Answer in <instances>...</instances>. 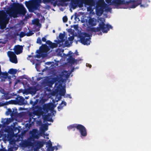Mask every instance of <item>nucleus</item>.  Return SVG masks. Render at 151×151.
<instances>
[{
  "instance_id": "1",
  "label": "nucleus",
  "mask_w": 151,
  "mask_h": 151,
  "mask_svg": "<svg viewBox=\"0 0 151 151\" xmlns=\"http://www.w3.org/2000/svg\"><path fill=\"white\" fill-rule=\"evenodd\" d=\"M66 93V90L63 88L61 84H59L57 86L56 88L52 91L50 94H48V100L51 97L53 98L56 102L60 100L61 98V96H64Z\"/></svg>"
},
{
  "instance_id": "2",
  "label": "nucleus",
  "mask_w": 151,
  "mask_h": 151,
  "mask_svg": "<svg viewBox=\"0 0 151 151\" xmlns=\"http://www.w3.org/2000/svg\"><path fill=\"white\" fill-rule=\"evenodd\" d=\"M89 5L91 6H94L95 2L93 0H71L70 2L71 7L75 9L78 6L81 7L83 6V4Z\"/></svg>"
},
{
  "instance_id": "3",
  "label": "nucleus",
  "mask_w": 151,
  "mask_h": 151,
  "mask_svg": "<svg viewBox=\"0 0 151 151\" xmlns=\"http://www.w3.org/2000/svg\"><path fill=\"white\" fill-rule=\"evenodd\" d=\"M14 7L15 9L11 12L10 14L14 18L17 17L18 14L24 16L27 12L26 9L22 4H15Z\"/></svg>"
},
{
  "instance_id": "4",
  "label": "nucleus",
  "mask_w": 151,
  "mask_h": 151,
  "mask_svg": "<svg viewBox=\"0 0 151 151\" xmlns=\"http://www.w3.org/2000/svg\"><path fill=\"white\" fill-rule=\"evenodd\" d=\"M42 0H32L28 1H26L25 4L26 6L30 12H32L37 9L38 7L37 2L41 3ZM45 3H47V0H43Z\"/></svg>"
},
{
  "instance_id": "5",
  "label": "nucleus",
  "mask_w": 151,
  "mask_h": 151,
  "mask_svg": "<svg viewBox=\"0 0 151 151\" xmlns=\"http://www.w3.org/2000/svg\"><path fill=\"white\" fill-rule=\"evenodd\" d=\"M112 27L109 24H106L104 22H101L99 24V26L96 28L92 27L90 30L93 32H98L101 30L104 33H106L110 29H112Z\"/></svg>"
},
{
  "instance_id": "6",
  "label": "nucleus",
  "mask_w": 151,
  "mask_h": 151,
  "mask_svg": "<svg viewBox=\"0 0 151 151\" xmlns=\"http://www.w3.org/2000/svg\"><path fill=\"white\" fill-rule=\"evenodd\" d=\"M36 52L37 54L36 55L35 57L40 58L47 56V44H42L39 49L37 50Z\"/></svg>"
},
{
  "instance_id": "7",
  "label": "nucleus",
  "mask_w": 151,
  "mask_h": 151,
  "mask_svg": "<svg viewBox=\"0 0 151 151\" xmlns=\"http://www.w3.org/2000/svg\"><path fill=\"white\" fill-rule=\"evenodd\" d=\"M50 102L48 103V122H53L52 118L55 116L56 111L53 109V103L50 100Z\"/></svg>"
},
{
  "instance_id": "8",
  "label": "nucleus",
  "mask_w": 151,
  "mask_h": 151,
  "mask_svg": "<svg viewBox=\"0 0 151 151\" xmlns=\"http://www.w3.org/2000/svg\"><path fill=\"white\" fill-rule=\"evenodd\" d=\"M142 0H129V1H125V5H129L131 8H134L137 6L140 5L141 7L145 8L147 6V5L141 4Z\"/></svg>"
},
{
  "instance_id": "9",
  "label": "nucleus",
  "mask_w": 151,
  "mask_h": 151,
  "mask_svg": "<svg viewBox=\"0 0 151 151\" xmlns=\"http://www.w3.org/2000/svg\"><path fill=\"white\" fill-rule=\"evenodd\" d=\"M80 42L84 45H89L90 41V35L87 33L84 32L79 36Z\"/></svg>"
},
{
  "instance_id": "10",
  "label": "nucleus",
  "mask_w": 151,
  "mask_h": 151,
  "mask_svg": "<svg viewBox=\"0 0 151 151\" xmlns=\"http://www.w3.org/2000/svg\"><path fill=\"white\" fill-rule=\"evenodd\" d=\"M25 99L22 96H17L15 98V100H11L9 101V104H14L15 105L18 104L19 105H22L25 104L24 101Z\"/></svg>"
},
{
  "instance_id": "11",
  "label": "nucleus",
  "mask_w": 151,
  "mask_h": 151,
  "mask_svg": "<svg viewBox=\"0 0 151 151\" xmlns=\"http://www.w3.org/2000/svg\"><path fill=\"white\" fill-rule=\"evenodd\" d=\"M29 133L31 135L29 138L33 142L35 141V139L39 138L40 133L37 129H33L32 131H30Z\"/></svg>"
},
{
  "instance_id": "12",
  "label": "nucleus",
  "mask_w": 151,
  "mask_h": 151,
  "mask_svg": "<svg viewBox=\"0 0 151 151\" xmlns=\"http://www.w3.org/2000/svg\"><path fill=\"white\" fill-rule=\"evenodd\" d=\"M77 129L81 134V136L86 137L87 135L86 129L84 126L81 124H78Z\"/></svg>"
},
{
  "instance_id": "13",
  "label": "nucleus",
  "mask_w": 151,
  "mask_h": 151,
  "mask_svg": "<svg viewBox=\"0 0 151 151\" xmlns=\"http://www.w3.org/2000/svg\"><path fill=\"white\" fill-rule=\"evenodd\" d=\"M7 54L11 62L15 64L17 63V56L13 52L9 51L7 52Z\"/></svg>"
},
{
  "instance_id": "14",
  "label": "nucleus",
  "mask_w": 151,
  "mask_h": 151,
  "mask_svg": "<svg viewBox=\"0 0 151 151\" xmlns=\"http://www.w3.org/2000/svg\"><path fill=\"white\" fill-rule=\"evenodd\" d=\"M41 86L43 87H45V95H47L46 93V91H47V76H46L44 77V78L41 81Z\"/></svg>"
},
{
  "instance_id": "15",
  "label": "nucleus",
  "mask_w": 151,
  "mask_h": 151,
  "mask_svg": "<svg viewBox=\"0 0 151 151\" xmlns=\"http://www.w3.org/2000/svg\"><path fill=\"white\" fill-rule=\"evenodd\" d=\"M64 33H65V32H64ZM65 36V35L64 34H63L61 33H60L59 36V37L60 40H55L54 41L58 43H60L62 44V45L63 44V42L65 41V39H64Z\"/></svg>"
},
{
  "instance_id": "16",
  "label": "nucleus",
  "mask_w": 151,
  "mask_h": 151,
  "mask_svg": "<svg viewBox=\"0 0 151 151\" xmlns=\"http://www.w3.org/2000/svg\"><path fill=\"white\" fill-rule=\"evenodd\" d=\"M29 138L28 139L27 141H25L22 143V146L24 147H26L27 146H32L34 145V143Z\"/></svg>"
},
{
  "instance_id": "17",
  "label": "nucleus",
  "mask_w": 151,
  "mask_h": 151,
  "mask_svg": "<svg viewBox=\"0 0 151 151\" xmlns=\"http://www.w3.org/2000/svg\"><path fill=\"white\" fill-rule=\"evenodd\" d=\"M7 15L5 12L4 10H0V21H4L6 19Z\"/></svg>"
},
{
  "instance_id": "18",
  "label": "nucleus",
  "mask_w": 151,
  "mask_h": 151,
  "mask_svg": "<svg viewBox=\"0 0 151 151\" xmlns=\"http://www.w3.org/2000/svg\"><path fill=\"white\" fill-rule=\"evenodd\" d=\"M23 46L22 45H17L16 46L14 50V52L17 55H18L22 52Z\"/></svg>"
},
{
  "instance_id": "19",
  "label": "nucleus",
  "mask_w": 151,
  "mask_h": 151,
  "mask_svg": "<svg viewBox=\"0 0 151 151\" xmlns=\"http://www.w3.org/2000/svg\"><path fill=\"white\" fill-rule=\"evenodd\" d=\"M40 133L44 134L47 130V123L42 124L40 128Z\"/></svg>"
},
{
  "instance_id": "20",
  "label": "nucleus",
  "mask_w": 151,
  "mask_h": 151,
  "mask_svg": "<svg viewBox=\"0 0 151 151\" xmlns=\"http://www.w3.org/2000/svg\"><path fill=\"white\" fill-rule=\"evenodd\" d=\"M58 44H59V46L60 47L62 45V44L60 43H58L57 42L56 43H52L50 40H48V45L52 48L57 47L58 46Z\"/></svg>"
},
{
  "instance_id": "21",
  "label": "nucleus",
  "mask_w": 151,
  "mask_h": 151,
  "mask_svg": "<svg viewBox=\"0 0 151 151\" xmlns=\"http://www.w3.org/2000/svg\"><path fill=\"white\" fill-rule=\"evenodd\" d=\"M52 143L50 139L48 140V151H54V147L52 146Z\"/></svg>"
},
{
  "instance_id": "22",
  "label": "nucleus",
  "mask_w": 151,
  "mask_h": 151,
  "mask_svg": "<svg viewBox=\"0 0 151 151\" xmlns=\"http://www.w3.org/2000/svg\"><path fill=\"white\" fill-rule=\"evenodd\" d=\"M4 92L2 93L4 94L3 98L4 99L7 100L11 98V95L9 94V92H5L3 90Z\"/></svg>"
},
{
  "instance_id": "23",
  "label": "nucleus",
  "mask_w": 151,
  "mask_h": 151,
  "mask_svg": "<svg viewBox=\"0 0 151 151\" xmlns=\"http://www.w3.org/2000/svg\"><path fill=\"white\" fill-rule=\"evenodd\" d=\"M28 91L31 94H35L36 93L37 90L35 87H31L28 89Z\"/></svg>"
},
{
  "instance_id": "24",
  "label": "nucleus",
  "mask_w": 151,
  "mask_h": 151,
  "mask_svg": "<svg viewBox=\"0 0 151 151\" xmlns=\"http://www.w3.org/2000/svg\"><path fill=\"white\" fill-rule=\"evenodd\" d=\"M88 24L91 26H94L96 25L93 18H90L88 20Z\"/></svg>"
},
{
  "instance_id": "25",
  "label": "nucleus",
  "mask_w": 151,
  "mask_h": 151,
  "mask_svg": "<svg viewBox=\"0 0 151 151\" xmlns=\"http://www.w3.org/2000/svg\"><path fill=\"white\" fill-rule=\"evenodd\" d=\"M8 74L6 72H1L0 74V78H3L4 79H6L8 77Z\"/></svg>"
},
{
  "instance_id": "26",
  "label": "nucleus",
  "mask_w": 151,
  "mask_h": 151,
  "mask_svg": "<svg viewBox=\"0 0 151 151\" xmlns=\"http://www.w3.org/2000/svg\"><path fill=\"white\" fill-rule=\"evenodd\" d=\"M66 105V103L65 101H62L61 103L59 104V106L58 107V111H60L62 109L63 107Z\"/></svg>"
},
{
  "instance_id": "27",
  "label": "nucleus",
  "mask_w": 151,
  "mask_h": 151,
  "mask_svg": "<svg viewBox=\"0 0 151 151\" xmlns=\"http://www.w3.org/2000/svg\"><path fill=\"white\" fill-rule=\"evenodd\" d=\"M13 111H12V113L11 114V117H15L18 114L17 109L16 108L13 109Z\"/></svg>"
},
{
  "instance_id": "28",
  "label": "nucleus",
  "mask_w": 151,
  "mask_h": 151,
  "mask_svg": "<svg viewBox=\"0 0 151 151\" xmlns=\"http://www.w3.org/2000/svg\"><path fill=\"white\" fill-rule=\"evenodd\" d=\"M48 65H51V68H53L57 66L58 65V64L57 63L54 62H48Z\"/></svg>"
},
{
  "instance_id": "29",
  "label": "nucleus",
  "mask_w": 151,
  "mask_h": 151,
  "mask_svg": "<svg viewBox=\"0 0 151 151\" xmlns=\"http://www.w3.org/2000/svg\"><path fill=\"white\" fill-rule=\"evenodd\" d=\"M17 72L16 69L13 68H11L9 69L8 72V73L12 75H14L16 74Z\"/></svg>"
},
{
  "instance_id": "30",
  "label": "nucleus",
  "mask_w": 151,
  "mask_h": 151,
  "mask_svg": "<svg viewBox=\"0 0 151 151\" xmlns=\"http://www.w3.org/2000/svg\"><path fill=\"white\" fill-rule=\"evenodd\" d=\"M39 109L40 110L43 109L46 113L47 112V104H44L43 106L42 107H39Z\"/></svg>"
},
{
  "instance_id": "31",
  "label": "nucleus",
  "mask_w": 151,
  "mask_h": 151,
  "mask_svg": "<svg viewBox=\"0 0 151 151\" xmlns=\"http://www.w3.org/2000/svg\"><path fill=\"white\" fill-rule=\"evenodd\" d=\"M68 60V62L71 64H74L75 63V58H73L72 55H70Z\"/></svg>"
},
{
  "instance_id": "32",
  "label": "nucleus",
  "mask_w": 151,
  "mask_h": 151,
  "mask_svg": "<svg viewBox=\"0 0 151 151\" xmlns=\"http://www.w3.org/2000/svg\"><path fill=\"white\" fill-rule=\"evenodd\" d=\"M78 125V124H71L68 126L67 128L69 130L72 129L73 128H76L77 129V126Z\"/></svg>"
},
{
  "instance_id": "33",
  "label": "nucleus",
  "mask_w": 151,
  "mask_h": 151,
  "mask_svg": "<svg viewBox=\"0 0 151 151\" xmlns=\"http://www.w3.org/2000/svg\"><path fill=\"white\" fill-rule=\"evenodd\" d=\"M48 78V87H51L54 83L55 81L53 80L49 81Z\"/></svg>"
},
{
  "instance_id": "34",
  "label": "nucleus",
  "mask_w": 151,
  "mask_h": 151,
  "mask_svg": "<svg viewBox=\"0 0 151 151\" xmlns=\"http://www.w3.org/2000/svg\"><path fill=\"white\" fill-rule=\"evenodd\" d=\"M43 143L40 141H37V142L36 143L35 145V146H37L40 148L42 147L43 146Z\"/></svg>"
},
{
  "instance_id": "35",
  "label": "nucleus",
  "mask_w": 151,
  "mask_h": 151,
  "mask_svg": "<svg viewBox=\"0 0 151 151\" xmlns=\"http://www.w3.org/2000/svg\"><path fill=\"white\" fill-rule=\"evenodd\" d=\"M62 76L63 77L68 78L69 76V75L68 74V72L66 70H64L62 72Z\"/></svg>"
},
{
  "instance_id": "36",
  "label": "nucleus",
  "mask_w": 151,
  "mask_h": 151,
  "mask_svg": "<svg viewBox=\"0 0 151 151\" xmlns=\"http://www.w3.org/2000/svg\"><path fill=\"white\" fill-rule=\"evenodd\" d=\"M112 2L113 4L115 5H120V0H113Z\"/></svg>"
},
{
  "instance_id": "37",
  "label": "nucleus",
  "mask_w": 151,
  "mask_h": 151,
  "mask_svg": "<svg viewBox=\"0 0 151 151\" xmlns=\"http://www.w3.org/2000/svg\"><path fill=\"white\" fill-rule=\"evenodd\" d=\"M34 57L33 56L31 55H29L27 58L28 60H29L31 62L34 63Z\"/></svg>"
},
{
  "instance_id": "38",
  "label": "nucleus",
  "mask_w": 151,
  "mask_h": 151,
  "mask_svg": "<svg viewBox=\"0 0 151 151\" xmlns=\"http://www.w3.org/2000/svg\"><path fill=\"white\" fill-rule=\"evenodd\" d=\"M32 23L34 24L38 25L40 24L39 20L38 19H35L32 22Z\"/></svg>"
},
{
  "instance_id": "39",
  "label": "nucleus",
  "mask_w": 151,
  "mask_h": 151,
  "mask_svg": "<svg viewBox=\"0 0 151 151\" xmlns=\"http://www.w3.org/2000/svg\"><path fill=\"white\" fill-rule=\"evenodd\" d=\"M39 100L36 99L34 102L32 101H30V103L32 104L33 106H35L37 104Z\"/></svg>"
},
{
  "instance_id": "40",
  "label": "nucleus",
  "mask_w": 151,
  "mask_h": 151,
  "mask_svg": "<svg viewBox=\"0 0 151 151\" xmlns=\"http://www.w3.org/2000/svg\"><path fill=\"white\" fill-rule=\"evenodd\" d=\"M51 100L52 102L53 103V109H54L55 108L56 106V105L55 104L56 100L53 97H51Z\"/></svg>"
},
{
  "instance_id": "41",
  "label": "nucleus",
  "mask_w": 151,
  "mask_h": 151,
  "mask_svg": "<svg viewBox=\"0 0 151 151\" xmlns=\"http://www.w3.org/2000/svg\"><path fill=\"white\" fill-rule=\"evenodd\" d=\"M12 113V111L10 109H8L7 111L6 112V114L8 115L9 114L11 115V114Z\"/></svg>"
},
{
  "instance_id": "42",
  "label": "nucleus",
  "mask_w": 151,
  "mask_h": 151,
  "mask_svg": "<svg viewBox=\"0 0 151 151\" xmlns=\"http://www.w3.org/2000/svg\"><path fill=\"white\" fill-rule=\"evenodd\" d=\"M26 34L24 32H20V34L19 36L21 38H22L23 37L26 35Z\"/></svg>"
},
{
  "instance_id": "43",
  "label": "nucleus",
  "mask_w": 151,
  "mask_h": 151,
  "mask_svg": "<svg viewBox=\"0 0 151 151\" xmlns=\"http://www.w3.org/2000/svg\"><path fill=\"white\" fill-rule=\"evenodd\" d=\"M37 43L39 44L40 45L42 44V40L40 37H39L37 38Z\"/></svg>"
},
{
  "instance_id": "44",
  "label": "nucleus",
  "mask_w": 151,
  "mask_h": 151,
  "mask_svg": "<svg viewBox=\"0 0 151 151\" xmlns=\"http://www.w3.org/2000/svg\"><path fill=\"white\" fill-rule=\"evenodd\" d=\"M46 101V99H42L40 100V103L42 104H44V103Z\"/></svg>"
},
{
  "instance_id": "45",
  "label": "nucleus",
  "mask_w": 151,
  "mask_h": 151,
  "mask_svg": "<svg viewBox=\"0 0 151 151\" xmlns=\"http://www.w3.org/2000/svg\"><path fill=\"white\" fill-rule=\"evenodd\" d=\"M68 18L66 16H64L63 18V21L64 22H66L68 21Z\"/></svg>"
},
{
  "instance_id": "46",
  "label": "nucleus",
  "mask_w": 151,
  "mask_h": 151,
  "mask_svg": "<svg viewBox=\"0 0 151 151\" xmlns=\"http://www.w3.org/2000/svg\"><path fill=\"white\" fill-rule=\"evenodd\" d=\"M26 34V35L27 36H29L32 35L34 33L32 31H30L28 33H27Z\"/></svg>"
},
{
  "instance_id": "47",
  "label": "nucleus",
  "mask_w": 151,
  "mask_h": 151,
  "mask_svg": "<svg viewBox=\"0 0 151 151\" xmlns=\"http://www.w3.org/2000/svg\"><path fill=\"white\" fill-rule=\"evenodd\" d=\"M73 52H72L71 51H69L68 54L67 55L65 54L64 53H63V55H65V57H66L68 56L69 55H70L72 54Z\"/></svg>"
},
{
  "instance_id": "48",
  "label": "nucleus",
  "mask_w": 151,
  "mask_h": 151,
  "mask_svg": "<svg viewBox=\"0 0 151 151\" xmlns=\"http://www.w3.org/2000/svg\"><path fill=\"white\" fill-rule=\"evenodd\" d=\"M40 148L37 146H35V147L34 148V151H39V149Z\"/></svg>"
},
{
  "instance_id": "49",
  "label": "nucleus",
  "mask_w": 151,
  "mask_h": 151,
  "mask_svg": "<svg viewBox=\"0 0 151 151\" xmlns=\"http://www.w3.org/2000/svg\"><path fill=\"white\" fill-rule=\"evenodd\" d=\"M35 68L37 70V71L40 72V70H39V65L38 64L36 63L35 64Z\"/></svg>"
},
{
  "instance_id": "50",
  "label": "nucleus",
  "mask_w": 151,
  "mask_h": 151,
  "mask_svg": "<svg viewBox=\"0 0 151 151\" xmlns=\"http://www.w3.org/2000/svg\"><path fill=\"white\" fill-rule=\"evenodd\" d=\"M65 45L66 46L68 47L70 45V44L68 41L67 40H66L65 42Z\"/></svg>"
},
{
  "instance_id": "51",
  "label": "nucleus",
  "mask_w": 151,
  "mask_h": 151,
  "mask_svg": "<svg viewBox=\"0 0 151 151\" xmlns=\"http://www.w3.org/2000/svg\"><path fill=\"white\" fill-rule=\"evenodd\" d=\"M42 40L44 42H45L46 44H47V41H46V39L45 37H42Z\"/></svg>"
},
{
  "instance_id": "52",
  "label": "nucleus",
  "mask_w": 151,
  "mask_h": 151,
  "mask_svg": "<svg viewBox=\"0 0 151 151\" xmlns=\"http://www.w3.org/2000/svg\"><path fill=\"white\" fill-rule=\"evenodd\" d=\"M77 60V59H75V63L76 64H77L79 63V62L80 60Z\"/></svg>"
},
{
  "instance_id": "53",
  "label": "nucleus",
  "mask_w": 151,
  "mask_h": 151,
  "mask_svg": "<svg viewBox=\"0 0 151 151\" xmlns=\"http://www.w3.org/2000/svg\"><path fill=\"white\" fill-rule=\"evenodd\" d=\"M125 1L120 0V5L121 4H125Z\"/></svg>"
},
{
  "instance_id": "54",
  "label": "nucleus",
  "mask_w": 151,
  "mask_h": 151,
  "mask_svg": "<svg viewBox=\"0 0 151 151\" xmlns=\"http://www.w3.org/2000/svg\"><path fill=\"white\" fill-rule=\"evenodd\" d=\"M74 38L73 37H70L68 38L69 40L70 41H73V40Z\"/></svg>"
},
{
  "instance_id": "55",
  "label": "nucleus",
  "mask_w": 151,
  "mask_h": 151,
  "mask_svg": "<svg viewBox=\"0 0 151 151\" xmlns=\"http://www.w3.org/2000/svg\"><path fill=\"white\" fill-rule=\"evenodd\" d=\"M99 11V12H100V15H101L103 13V10H98L97 12H96V13L97 14H98V11Z\"/></svg>"
},
{
  "instance_id": "56",
  "label": "nucleus",
  "mask_w": 151,
  "mask_h": 151,
  "mask_svg": "<svg viewBox=\"0 0 151 151\" xmlns=\"http://www.w3.org/2000/svg\"><path fill=\"white\" fill-rule=\"evenodd\" d=\"M106 2L108 4H109L111 2L112 0H105Z\"/></svg>"
},
{
  "instance_id": "57",
  "label": "nucleus",
  "mask_w": 151,
  "mask_h": 151,
  "mask_svg": "<svg viewBox=\"0 0 151 151\" xmlns=\"http://www.w3.org/2000/svg\"><path fill=\"white\" fill-rule=\"evenodd\" d=\"M70 1V0H61V2H65L67 1Z\"/></svg>"
},
{
  "instance_id": "58",
  "label": "nucleus",
  "mask_w": 151,
  "mask_h": 151,
  "mask_svg": "<svg viewBox=\"0 0 151 151\" xmlns=\"http://www.w3.org/2000/svg\"><path fill=\"white\" fill-rule=\"evenodd\" d=\"M86 66L87 67H89V68H91V65L88 63H86Z\"/></svg>"
},
{
  "instance_id": "59",
  "label": "nucleus",
  "mask_w": 151,
  "mask_h": 151,
  "mask_svg": "<svg viewBox=\"0 0 151 151\" xmlns=\"http://www.w3.org/2000/svg\"><path fill=\"white\" fill-rule=\"evenodd\" d=\"M10 122V121L9 119H7L6 120V123L7 124H9Z\"/></svg>"
},
{
  "instance_id": "60",
  "label": "nucleus",
  "mask_w": 151,
  "mask_h": 151,
  "mask_svg": "<svg viewBox=\"0 0 151 151\" xmlns=\"http://www.w3.org/2000/svg\"><path fill=\"white\" fill-rule=\"evenodd\" d=\"M45 121H47V114H46L45 115Z\"/></svg>"
},
{
  "instance_id": "61",
  "label": "nucleus",
  "mask_w": 151,
  "mask_h": 151,
  "mask_svg": "<svg viewBox=\"0 0 151 151\" xmlns=\"http://www.w3.org/2000/svg\"><path fill=\"white\" fill-rule=\"evenodd\" d=\"M53 147H54V150L55 149L56 150H58V147H57V146H53Z\"/></svg>"
},
{
  "instance_id": "62",
  "label": "nucleus",
  "mask_w": 151,
  "mask_h": 151,
  "mask_svg": "<svg viewBox=\"0 0 151 151\" xmlns=\"http://www.w3.org/2000/svg\"><path fill=\"white\" fill-rule=\"evenodd\" d=\"M67 97H69L70 99H71L72 98L71 96H70V94H67L66 95V96Z\"/></svg>"
},
{
  "instance_id": "63",
  "label": "nucleus",
  "mask_w": 151,
  "mask_h": 151,
  "mask_svg": "<svg viewBox=\"0 0 151 151\" xmlns=\"http://www.w3.org/2000/svg\"><path fill=\"white\" fill-rule=\"evenodd\" d=\"M8 151H13V148H10L8 149Z\"/></svg>"
},
{
  "instance_id": "64",
  "label": "nucleus",
  "mask_w": 151,
  "mask_h": 151,
  "mask_svg": "<svg viewBox=\"0 0 151 151\" xmlns=\"http://www.w3.org/2000/svg\"><path fill=\"white\" fill-rule=\"evenodd\" d=\"M57 146L58 147V149L61 148L62 147L61 145H59L58 144L57 145Z\"/></svg>"
}]
</instances>
